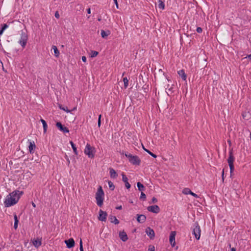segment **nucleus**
Listing matches in <instances>:
<instances>
[{
	"label": "nucleus",
	"instance_id": "50",
	"mask_svg": "<svg viewBox=\"0 0 251 251\" xmlns=\"http://www.w3.org/2000/svg\"><path fill=\"white\" fill-rule=\"evenodd\" d=\"M117 209H119V210H121L122 209V205H120V206H118L117 207H116V208Z\"/></svg>",
	"mask_w": 251,
	"mask_h": 251
},
{
	"label": "nucleus",
	"instance_id": "40",
	"mask_svg": "<svg viewBox=\"0 0 251 251\" xmlns=\"http://www.w3.org/2000/svg\"><path fill=\"white\" fill-rule=\"evenodd\" d=\"M79 250H80V251H83L82 241L81 239L80 240V243H79Z\"/></svg>",
	"mask_w": 251,
	"mask_h": 251
},
{
	"label": "nucleus",
	"instance_id": "2",
	"mask_svg": "<svg viewBox=\"0 0 251 251\" xmlns=\"http://www.w3.org/2000/svg\"><path fill=\"white\" fill-rule=\"evenodd\" d=\"M104 193L102 190V187L100 186L98 187L97 192L96 194V199L97 205L101 207L103 205Z\"/></svg>",
	"mask_w": 251,
	"mask_h": 251
},
{
	"label": "nucleus",
	"instance_id": "29",
	"mask_svg": "<svg viewBox=\"0 0 251 251\" xmlns=\"http://www.w3.org/2000/svg\"><path fill=\"white\" fill-rule=\"evenodd\" d=\"M158 6L159 8L163 10L165 8V4L162 0H159Z\"/></svg>",
	"mask_w": 251,
	"mask_h": 251
},
{
	"label": "nucleus",
	"instance_id": "20",
	"mask_svg": "<svg viewBox=\"0 0 251 251\" xmlns=\"http://www.w3.org/2000/svg\"><path fill=\"white\" fill-rule=\"evenodd\" d=\"M109 171H110V177L111 178H116L117 177L118 175L114 169L110 168Z\"/></svg>",
	"mask_w": 251,
	"mask_h": 251
},
{
	"label": "nucleus",
	"instance_id": "31",
	"mask_svg": "<svg viewBox=\"0 0 251 251\" xmlns=\"http://www.w3.org/2000/svg\"><path fill=\"white\" fill-rule=\"evenodd\" d=\"M173 89H174L173 85H172V86L170 88L168 89V92L166 91L168 95H170L173 93V92H174Z\"/></svg>",
	"mask_w": 251,
	"mask_h": 251
},
{
	"label": "nucleus",
	"instance_id": "54",
	"mask_svg": "<svg viewBox=\"0 0 251 251\" xmlns=\"http://www.w3.org/2000/svg\"><path fill=\"white\" fill-rule=\"evenodd\" d=\"M3 30H2V29H0V35H2L3 32Z\"/></svg>",
	"mask_w": 251,
	"mask_h": 251
},
{
	"label": "nucleus",
	"instance_id": "36",
	"mask_svg": "<svg viewBox=\"0 0 251 251\" xmlns=\"http://www.w3.org/2000/svg\"><path fill=\"white\" fill-rule=\"evenodd\" d=\"M146 199V196L144 193L143 192H141L140 199L143 200V201H145Z\"/></svg>",
	"mask_w": 251,
	"mask_h": 251
},
{
	"label": "nucleus",
	"instance_id": "56",
	"mask_svg": "<svg viewBox=\"0 0 251 251\" xmlns=\"http://www.w3.org/2000/svg\"><path fill=\"white\" fill-rule=\"evenodd\" d=\"M32 206H33L34 207H36V205H35V204L34 202H32Z\"/></svg>",
	"mask_w": 251,
	"mask_h": 251
},
{
	"label": "nucleus",
	"instance_id": "37",
	"mask_svg": "<svg viewBox=\"0 0 251 251\" xmlns=\"http://www.w3.org/2000/svg\"><path fill=\"white\" fill-rule=\"evenodd\" d=\"M229 166L230 171V175H232L234 169V164L229 165Z\"/></svg>",
	"mask_w": 251,
	"mask_h": 251
},
{
	"label": "nucleus",
	"instance_id": "39",
	"mask_svg": "<svg viewBox=\"0 0 251 251\" xmlns=\"http://www.w3.org/2000/svg\"><path fill=\"white\" fill-rule=\"evenodd\" d=\"M101 115L100 114L99 116L98 122V126L99 127H100V125H101Z\"/></svg>",
	"mask_w": 251,
	"mask_h": 251
},
{
	"label": "nucleus",
	"instance_id": "1",
	"mask_svg": "<svg viewBox=\"0 0 251 251\" xmlns=\"http://www.w3.org/2000/svg\"><path fill=\"white\" fill-rule=\"evenodd\" d=\"M23 192L16 190L8 195L4 201L5 207H8L17 203Z\"/></svg>",
	"mask_w": 251,
	"mask_h": 251
},
{
	"label": "nucleus",
	"instance_id": "21",
	"mask_svg": "<svg viewBox=\"0 0 251 251\" xmlns=\"http://www.w3.org/2000/svg\"><path fill=\"white\" fill-rule=\"evenodd\" d=\"M109 219L111 223H114L115 225H117L119 223V221L114 216L110 215L109 216Z\"/></svg>",
	"mask_w": 251,
	"mask_h": 251
},
{
	"label": "nucleus",
	"instance_id": "30",
	"mask_svg": "<svg viewBox=\"0 0 251 251\" xmlns=\"http://www.w3.org/2000/svg\"><path fill=\"white\" fill-rule=\"evenodd\" d=\"M244 244H245V247L246 246H247V248L246 249H243V250L244 251L248 250L250 248H251V245L250 243L249 242V241H247L246 240V241H244Z\"/></svg>",
	"mask_w": 251,
	"mask_h": 251
},
{
	"label": "nucleus",
	"instance_id": "4",
	"mask_svg": "<svg viewBox=\"0 0 251 251\" xmlns=\"http://www.w3.org/2000/svg\"><path fill=\"white\" fill-rule=\"evenodd\" d=\"M194 226V228H193V233L196 239L199 240L201 236V230L198 222L195 223Z\"/></svg>",
	"mask_w": 251,
	"mask_h": 251
},
{
	"label": "nucleus",
	"instance_id": "15",
	"mask_svg": "<svg viewBox=\"0 0 251 251\" xmlns=\"http://www.w3.org/2000/svg\"><path fill=\"white\" fill-rule=\"evenodd\" d=\"M146 217L143 214L137 215V221L139 223H143L146 221Z\"/></svg>",
	"mask_w": 251,
	"mask_h": 251
},
{
	"label": "nucleus",
	"instance_id": "14",
	"mask_svg": "<svg viewBox=\"0 0 251 251\" xmlns=\"http://www.w3.org/2000/svg\"><path fill=\"white\" fill-rule=\"evenodd\" d=\"M122 180L125 183V186L127 189H129L130 188L131 185L128 182V178L124 174V173H122Z\"/></svg>",
	"mask_w": 251,
	"mask_h": 251
},
{
	"label": "nucleus",
	"instance_id": "12",
	"mask_svg": "<svg viewBox=\"0 0 251 251\" xmlns=\"http://www.w3.org/2000/svg\"><path fill=\"white\" fill-rule=\"evenodd\" d=\"M182 193L185 195L190 194L195 198H198V196L196 194L192 192L191 190L188 188H185L183 189L182 190Z\"/></svg>",
	"mask_w": 251,
	"mask_h": 251
},
{
	"label": "nucleus",
	"instance_id": "16",
	"mask_svg": "<svg viewBox=\"0 0 251 251\" xmlns=\"http://www.w3.org/2000/svg\"><path fill=\"white\" fill-rule=\"evenodd\" d=\"M29 145L28 146L29 151L30 153H33L36 148V145L34 142L29 141Z\"/></svg>",
	"mask_w": 251,
	"mask_h": 251
},
{
	"label": "nucleus",
	"instance_id": "7",
	"mask_svg": "<svg viewBox=\"0 0 251 251\" xmlns=\"http://www.w3.org/2000/svg\"><path fill=\"white\" fill-rule=\"evenodd\" d=\"M147 209L149 211L156 214L158 213L160 210L159 207L157 205L148 206Z\"/></svg>",
	"mask_w": 251,
	"mask_h": 251
},
{
	"label": "nucleus",
	"instance_id": "18",
	"mask_svg": "<svg viewBox=\"0 0 251 251\" xmlns=\"http://www.w3.org/2000/svg\"><path fill=\"white\" fill-rule=\"evenodd\" d=\"M119 236L120 239L124 242L127 241L128 239L127 235L124 231L120 232Z\"/></svg>",
	"mask_w": 251,
	"mask_h": 251
},
{
	"label": "nucleus",
	"instance_id": "38",
	"mask_svg": "<svg viewBox=\"0 0 251 251\" xmlns=\"http://www.w3.org/2000/svg\"><path fill=\"white\" fill-rule=\"evenodd\" d=\"M59 108L68 113L70 112V111L69 110H68L67 107H62L61 105H60Z\"/></svg>",
	"mask_w": 251,
	"mask_h": 251
},
{
	"label": "nucleus",
	"instance_id": "26",
	"mask_svg": "<svg viewBox=\"0 0 251 251\" xmlns=\"http://www.w3.org/2000/svg\"><path fill=\"white\" fill-rule=\"evenodd\" d=\"M52 49L53 50V51L54 53V55L56 57H58L60 53H59V51L58 50L57 48L55 46H52Z\"/></svg>",
	"mask_w": 251,
	"mask_h": 251
},
{
	"label": "nucleus",
	"instance_id": "47",
	"mask_svg": "<svg viewBox=\"0 0 251 251\" xmlns=\"http://www.w3.org/2000/svg\"><path fill=\"white\" fill-rule=\"evenodd\" d=\"M65 158L66 159L67 161V163H68V165H69V164L70 163V159H69V157L68 156L65 154Z\"/></svg>",
	"mask_w": 251,
	"mask_h": 251
},
{
	"label": "nucleus",
	"instance_id": "44",
	"mask_svg": "<svg viewBox=\"0 0 251 251\" xmlns=\"http://www.w3.org/2000/svg\"><path fill=\"white\" fill-rule=\"evenodd\" d=\"M197 32L198 33H201L202 31V29L201 27H198L197 28Z\"/></svg>",
	"mask_w": 251,
	"mask_h": 251
},
{
	"label": "nucleus",
	"instance_id": "42",
	"mask_svg": "<svg viewBox=\"0 0 251 251\" xmlns=\"http://www.w3.org/2000/svg\"><path fill=\"white\" fill-rule=\"evenodd\" d=\"M148 251H154V247L153 246H150Z\"/></svg>",
	"mask_w": 251,
	"mask_h": 251
},
{
	"label": "nucleus",
	"instance_id": "34",
	"mask_svg": "<svg viewBox=\"0 0 251 251\" xmlns=\"http://www.w3.org/2000/svg\"><path fill=\"white\" fill-rule=\"evenodd\" d=\"M108 184L109 189L112 191L115 188V186L113 184V183L111 181H108Z\"/></svg>",
	"mask_w": 251,
	"mask_h": 251
},
{
	"label": "nucleus",
	"instance_id": "5",
	"mask_svg": "<svg viewBox=\"0 0 251 251\" xmlns=\"http://www.w3.org/2000/svg\"><path fill=\"white\" fill-rule=\"evenodd\" d=\"M27 39L28 36L26 33L22 30L21 34V38L19 43L21 44L23 48L25 47L27 43Z\"/></svg>",
	"mask_w": 251,
	"mask_h": 251
},
{
	"label": "nucleus",
	"instance_id": "41",
	"mask_svg": "<svg viewBox=\"0 0 251 251\" xmlns=\"http://www.w3.org/2000/svg\"><path fill=\"white\" fill-rule=\"evenodd\" d=\"M1 26H2V27H1V29H2L3 31L8 27V25L6 24L1 25Z\"/></svg>",
	"mask_w": 251,
	"mask_h": 251
},
{
	"label": "nucleus",
	"instance_id": "48",
	"mask_svg": "<svg viewBox=\"0 0 251 251\" xmlns=\"http://www.w3.org/2000/svg\"><path fill=\"white\" fill-rule=\"evenodd\" d=\"M113 0L114 1V3L116 4L117 8H118L119 6H118V3L117 0Z\"/></svg>",
	"mask_w": 251,
	"mask_h": 251
},
{
	"label": "nucleus",
	"instance_id": "10",
	"mask_svg": "<svg viewBox=\"0 0 251 251\" xmlns=\"http://www.w3.org/2000/svg\"><path fill=\"white\" fill-rule=\"evenodd\" d=\"M176 232L175 231H171V233H170V235L169 240H170V243L171 245L173 247H174L175 245L176 244V242H175V236H176Z\"/></svg>",
	"mask_w": 251,
	"mask_h": 251
},
{
	"label": "nucleus",
	"instance_id": "51",
	"mask_svg": "<svg viewBox=\"0 0 251 251\" xmlns=\"http://www.w3.org/2000/svg\"><path fill=\"white\" fill-rule=\"evenodd\" d=\"M87 13L88 14H90L91 13V9L90 8H89L87 9Z\"/></svg>",
	"mask_w": 251,
	"mask_h": 251
},
{
	"label": "nucleus",
	"instance_id": "52",
	"mask_svg": "<svg viewBox=\"0 0 251 251\" xmlns=\"http://www.w3.org/2000/svg\"><path fill=\"white\" fill-rule=\"evenodd\" d=\"M224 170L223 169V171H222V179H223V180H224Z\"/></svg>",
	"mask_w": 251,
	"mask_h": 251
},
{
	"label": "nucleus",
	"instance_id": "28",
	"mask_svg": "<svg viewBox=\"0 0 251 251\" xmlns=\"http://www.w3.org/2000/svg\"><path fill=\"white\" fill-rule=\"evenodd\" d=\"M70 143L71 145L72 148L73 150L74 153H75V155H77L78 152L75 144L72 141H70Z\"/></svg>",
	"mask_w": 251,
	"mask_h": 251
},
{
	"label": "nucleus",
	"instance_id": "27",
	"mask_svg": "<svg viewBox=\"0 0 251 251\" xmlns=\"http://www.w3.org/2000/svg\"><path fill=\"white\" fill-rule=\"evenodd\" d=\"M14 228L16 229L18 227V224L19 223V220L18 219L17 216L16 214H15L14 216Z\"/></svg>",
	"mask_w": 251,
	"mask_h": 251
},
{
	"label": "nucleus",
	"instance_id": "33",
	"mask_svg": "<svg viewBox=\"0 0 251 251\" xmlns=\"http://www.w3.org/2000/svg\"><path fill=\"white\" fill-rule=\"evenodd\" d=\"M143 149L144 150L146 151L149 154H150L151 156H152L154 158H156L157 156L156 155H155V154L153 153L152 152H151V151H150L149 150H147V149H146L144 147H143Z\"/></svg>",
	"mask_w": 251,
	"mask_h": 251
},
{
	"label": "nucleus",
	"instance_id": "17",
	"mask_svg": "<svg viewBox=\"0 0 251 251\" xmlns=\"http://www.w3.org/2000/svg\"><path fill=\"white\" fill-rule=\"evenodd\" d=\"M234 159H235V158H234V157L233 155L232 151H229V157H228V158L227 159V162L228 163V165L233 164V162L234 161Z\"/></svg>",
	"mask_w": 251,
	"mask_h": 251
},
{
	"label": "nucleus",
	"instance_id": "6",
	"mask_svg": "<svg viewBox=\"0 0 251 251\" xmlns=\"http://www.w3.org/2000/svg\"><path fill=\"white\" fill-rule=\"evenodd\" d=\"M84 153L87 154L89 157L92 158L94 157L92 148L90 145L87 144L84 150Z\"/></svg>",
	"mask_w": 251,
	"mask_h": 251
},
{
	"label": "nucleus",
	"instance_id": "11",
	"mask_svg": "<svg viewBox=\"0 0 251 251\" xmlns=\"http://www.w3.org/2000/svg\"><path fill=\"white\" fill-rule=\"evenodd\" d=\"M146 233L147 235L150 238V239H152L154 238L155 236V233L154 230L151 229L150 227H148L146 229Z\"/></svg>",
	"mask_w": 251,
	"mask_h": 251
},
{
	"label": "nucleus",
	"instance_id": "49",
	"mask_svg": "<svg viewBox=\"0 0 251 251\" xmlns=\"http://www.w3.org/2000/svg\"><path fill=\"white\" fill-rule=\"evenodd\" d=\"M82 60L83 62H86V57L85 56H83L82 57Z\"/></svg>",
	"mask_w": 251,
	"mask_h": 251
},
{
	"label": "nucleus",
	"instance_id": "22",
	"mask_svg": "<svg viewBox=\"0 0 251 251\" xmlns=\"http://www.w3.org/2000/svg\"><path fill=\"white\" fill-rule=\"evenodd\" d=\"M33 245L36 248H38L41 245V241L39 239H34L32 241Z\"/></svg>",
	"mask_w": 251,
	"mask_h": 251
},
{
	"label": "nucleus",
	"instance_id": "25",
	"mask_svg": "<svg viewBox=\"0 0 251 251\" xmlns=\"http://www.w3.org/2000/svg\"><path fill=\"white\" fill-rule=\"evenodd\" d=\"M137 186L139 191H141V192L144 191L145 189V186L140 182H137Z\"/></svg>",
	"mask_w": 251,
	"mask_h": 251
},
{
	"label": "nucleus",
	"instance_id": "46",
	"mask_svg": "<svg viewBox=\"0 0 251 251\" xmlns=\"http://www.w3.org/2000/svg\"><path fill=\"white\" fill-rule=\"evenodd\" d=\"M158 74H159V75H161L162 74L163 75H164V72H163V71H162V69H159V70H158Z\"/></svg>",
	"mask_w": 251,
	"mask_h": 251
},
{
	"label": "nucleus",
	"instance_id": "59",
	"mask_svg": "<svg viewBox=\"0 0 251 251\" xmlns=\"http://www.w3.org/2000/svg\"><path fill=\"white\" fill-rule=\"evenodd\" d=\"M177 249H178V247H176V250H177Z\"/></svg>",
	"mask_w": 251,
	"mask_h": 251
},
{
	"label": "nucleus",
	"instance_id": "60",
	"mask_svg": "<svg viewBox=\"0 0 251 251\" xmlns=\"http://www.w3.org/2000/svg\"><path fill=\"white\" fill-rule=\"evenodd\" d=\"M98 20H99V21H100V19H98Z\"/></svg>",
	"mask_w": 251,
	"mask_h": 251
},
{
	"label": "nucleus",
	"instance_id": "57",
	"mask_svg": "<svg viewBox=\"0 0 251 251\" xmlns=\"http://www.w3.org/2000/svg\"><path fill=\"white\" fill-rule=\"evenodd\" d=\"M169 86H170V85L168 84L167 85V87H166L165 89H168V88H169Z\"/></svg>",
	"mask_w": 251,
	"mask_h": 251
},
{
	"label": "nucleus",
	"instance_id": "19",
	"mask_svg": "<svg viewBox=\"0 0 251 251\" xmlns=\"http://www.w3.org/2000/svg\"><path fill=\"white\" fill-rule=\"evenodd\" d=\"M177 73L181 77L182 79L183 80H186L187 76L185 73L184 70H179L178 71Z\"/></svg>",
	"mask_w": 251,
	"mask_h": 251
},
{
	"label": "nucleus",
	"instance_id": "45",
	"mask_svg": "<svg viewBox=\"0 0 251 251\" xmlns=\"http://www.w3.org/2000/svg\"><path fill=\"white\" fill-rule=\"evenodd\" d=\"M54 16H55V18H56L57 19H59V18L60 15H59V13H58V12L57 11L55 12Z\"/></svg>",
	"mask_w": 251,
	"mask_h": 251
},
{
	"label": "nucleus",
	"instance_id": "24",
	"mask_svg": "<svg viewBox=\"0 0 251 251\" xmlns=\"http://www.w3.org/2000/svg\"><path fill=\"white\" fill-rule=\"evenodd\" d=\"M110 34V31L107 30L105 31L103 30H101V36L103 38H106Z\"/></svg>",
	"mask_w": 251,
	"mask_h": 251
},
{
	"label": "nucleus",
	"instance_id": "13",
	"mask_svg": "<svg viewBox=\"0 0 251 251\" xmlns=\"http://www.w3.org/2000/svg\"><path fill=\"white\" fill-rule=\"evenodd\" d=\"M65 243H66L67 248L69 249L74 247L75 244V241L73 238L65 240Z\"/></svg>",
	"mask_w": 251,
	"mask_h": 251
},
{
	"label": "nucleus",
	"instance_id": "58",
	"mask_svg": "<svg viewBox=\"0 0 251 251\" xmlns=\"http://www.w3.org/2000/svg\"><path fill=\"white\" fill-rule=\"evenodd\" d=\"M76 109V107H74L72 110H75Z\"/></svg>",
	"mask_w": 251,
	"mask_h": 251
},
{
	"label": "nucleus",
	"instance_id": "23",
	"mask_svg": "<svg viewBox=\"0 0 251 251\" xmlns=\"http://www.w3.org/2000/svg\"><path fill=\"white\" fill-rule=\"evenodd\" d=\"M40 121L42 122V123L43 124L44 133H46L47 132V128H48L47 124L46 122L43 119H41L40 120Z\"/></svg>",
	"mask_w": 251,
	"mask_h": 251
},
{
	"label": "nucleus",
	"instance_id": "32",
	"mask_svg": "<svg viewBox=\"0 0 251 251\" xmlns=\"http://www.w3.org/2000/svg\"><path fill=\"white\" fill-rule=\"evenodd\" d=\"M123 81H124V87L125 88H126L128 85V80L127 78V77H124L123 78Z\"/></svg>",
	"mask_w": 251,
	"mask_h": 251
},
{
	"label": "nucleus",
	"instance_id": "8",
	"mask_svg": "<svg viewBox=\"0 0 251 251\" xmlns=\"http://www.w3.org/2000/svg\"><path fill=\"white\" fill-rule=\"evenodd\" d=\"M107 214L106 212L102 211L100 209L99 211V216L98 219L100 221L102 222H105L106 220Z\"/></svg>",
	"mask_w": 251,
	"mask_h": 251
},
{
	"label": "nucleus",
	"instance_id": "55",
	"mask_svg": "<svg viewBox=\"0 0 251 251\" xmlns=\"http://www.w3.org/2000/svg\"><path fill=\"white\" fill-rule=\"evenodd\" d=\"M231 251H236L235 248H231Z\"/></svg>",
	"mask_w": 251,
	"mask_h": 251
},
{
	"label": "nucleus",
	"instance_id": "43",
	"mask_svg": "<svg viewBox=\"0 0 251 251\" xmlns=\"http://www.w3.org/2000/svg\"><path fill=\"white\" fill-rule=\"evenodd\" d=\"M157 202V199L155 197H153L151 200V202L155 203H156Z\"/></svg>",
	"mask_w": 251,
	"mask_h": 251
},
{
	"label": "nucleus",
	"instance_id": "35",
	"mask_svg": "<svg viewBox=\"0 0 251 251\" xmlns=\"http://www.w3.org/2000/svg\"><path fill=\"white\" fill-rule=\"evenodd\" d=\"M99 52L97 51H95V50H93L91 52V57H95L96 56H97Z\"/></svg>",
	"mask_w": 251,
	"mask_h": 251
},
{
	"label": "nucleus",
	"instance_id": "53",
	"mask_svg": "<svg viewBox=\"0 0 251 251\" xmlns=\"http://www.w3.org/2000/svg\"><path fill=\"white\" fill-rule=\"evenodd\" d=\"M247 57H248L250 60H251V54L248 55Z\"/></svg>",
	"mask_w": 251,
	"mask_h": 251
},
{
	"label": "nucleus",
	"instance_id": "9",
	"mask_svg": "<svg viewBox=\"0 0 251 251\" xmlns=\"http://www.w3.org/2000/svg\"><path fill=\"white\" fill-rule=\"evenodd\" d=\"M56 126L60 131L64 133H68L69 132L68 128L63 126L60 122L56 123Z\"/></svg>",
	"mask_w": 251,
	"mask_h": 251
},
{
	"label": "nucleus",
	"instance_id": "3",
	"mask_svg": "<svg viewBox=\"0 0 251 251\" xmlns=\"http://www.w3.org/2000/svg\"><path fill=\"white\" fill-rule=\"evenodd\" d=\"M125 156L128 158L129 161L133 165H139L141 163V160L137 155H133L130 153L126 152Z\"/></svg>",
	"mask_w": 251,
	"mask_h": 251
}]
</instances>
